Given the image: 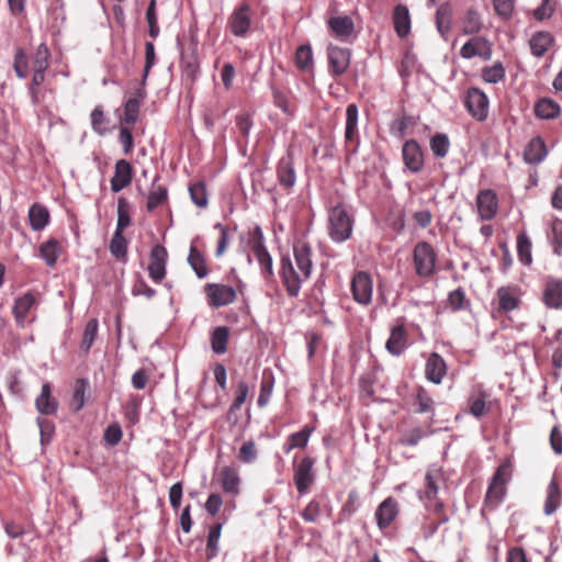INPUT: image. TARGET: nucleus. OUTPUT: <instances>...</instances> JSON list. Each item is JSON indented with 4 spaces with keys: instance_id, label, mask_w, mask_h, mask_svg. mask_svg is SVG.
<instances>
[{
    "instance_id": "10",
    "label": "nucleus",
    "mask_w": 562,
    "mask_h": 562,
    "mask_svg": "<svg viewBox=\"0 0 562 562\" xmlns=\"http://www.w3.org/2000/svg\"><path fill=\"white\" fill-rule=\"evenodd\" d=\"M150 262L148 265L149 278L155 283H160L167 273L166 266L168 261V251L165 246L157 244L150 250Z\"/></svg>"
},
{
    "instance_id": "44",
    "label": "nucleus",
    "mask_w": 562,
    "mask_h": 562,
    "mask_svg": "<svg viewBox=\"0 0 562 562\" xmlns=\"http://www.w3.org/2000/svg\"><path fill=\"white\" fill-rule=\"evenodd\" d=\"M89 386V381L86 378H81L76 381L71 401L75 412H79L83 408L88 400L87 392Z\"/></svg>"
},
{
    "instance_id": "49",
    "label": "nucleus",
    "mask_w": 562,
    "mask_h": 562,
    "mask_svg": "<svg viewBox=\"0 0 562 562\" xmlns=\"http://www.w3.org/2000/svg\"><path fill=\"white\" fill-rule=\"evenodd\" d=\"M414 404L417 405V413H434L435 402L427 392V390L423 386H418L416 389Z\"/></svg>"
},
{
    "instance_id": "30",
    "label": "nucleus",
    "mask_w": 562,
    "mask_h": 562,
    "mask_svg": "<svg viewBox=\"0 0 562 562\" xmlns=\"http://www.w3.org/2000/svg\"><path fill=\"white\" fill-rule=\"evenodd\" d=\"M553 42L554 38L551 33L546 31L536 32L529 40L531 54L537 58H541L548 52Z\"/></svg>"
},
{
    "instance_id": "12",
    "label": "nucleus",
    "mask_w": 562,
    "mask_h": 562,
    "mask_svg": "<svg viewBox=\"0 0 562 562\" xmlns=\"http://www.w3.org/2000/svg\"><path fill=\"white\" fill-rule=\"evenodd\" d=\"M460 56L464 59L480 57L490 60L492 57V44L483 36H474L463 44Z\"/></svg>"
},
{
    "instance_id": "23",
    "label": "nucleus",
    "mask_w": 562,
    "mask_h": 562,
    "mask_svg": "<svg viewBox=\"0 0 562 562\" xmlns=\"http://www.w3.org/2000/svg\"><path fill=\"white\" fill-rule=\"evenodd\" d=\"M562 504V491L555 477H552L546 490V499L543 504V514L553 515Z\"/></svg>"
},
{
    "instance_id": "61",
    "label": "nucleus",
    "mask_w": 562,
    "mask_h": 562,
    "mask_svg": "<svg viewBox=\"0 0 562 562\" xmlns=\"http://www.w3.org/2000/svg\"><path fill=\"white\" fill-rule=\"evenodd\" d=\"M448 303L452 311L464 310L469 305L465 292L462 288L451 291L448 295Z\"/></svg>"
},
{
    "instance_id": "34",
    "label": "nucleus",
    "mask_w": 562,
    "mask_h": 562,
    "mask_svg": "<svg viewBox=\"0 0 562 562\" xmlns=\"http://www.w3.org/2000/svg\"><path fill=\"white\" fill-rule=\"evenodd\" d=\"M314 431L313 427L305 425L300 431L291 434L286 441L284 442L283 450L285 453H289L291 450L295 448H305L308 443L310 437Z\"/></svg>"
},
{
    "instance_id": "51",
    "label": "nucleus",
    "mask_w": 562,
    "mask_h": 562,
    "mask_svg": "<svg viewBox=\"0 0 562 562\" xmlns=\"http://www.w3.org/2000/svg\"><path fill=\"white\" fill-rule=\"evenodd\" d=\"M430 434H431L430 430L417 426V427H414L413 429L408 430L407 432H405L401 437L400 443L403 446L415 447L419 443V441L422 439L429 436Z\"/></svg>"
},
{
    "instance_id": "36",
    "label": "nucleus",
    "mask_w": 562,
    "mask_h": 562,
    "mask_svg": "<svg viewBox=\"0 0 562 562\" xmlns=\"http://www.w3.org/2000/svg\"><path fill=\"white\" fill-rule=\"evenodd\" d=\"M561 106L550 98L540 99L535 105V113L543 120H552L559 116Z\"/></svg>"
},
{
    "instance_id": "39",
    "label": "nucleus",
    "mask_w": 562,
    "mask_h": 562,
    "mask_svg": "<svg viewBox=\"0 0 562 562\" xmlns=\"http://www.w3.org/2000/svg\"><path fill=\"white\" fill-rule=\"evenodd\" d=\"M229 328L227 326L215 327L211 334V347L214 353L223 355L227 351Z\"/></svg>"
},
{
    "instance_id": "58",
    "label": "nucleus",
    "mask_w": 562,
    "mask_h": 562,
    "mask_svg": "<svg viewBox=\"0 0 562 562\" xmlns=\"http://www.w3.org/2000/svg\"><path fill=\"white\" fill-rule=\"evenodd\" d=\"M436 25L442 36H447L451 29V13L446 8H439L436 12Z\"/></svg>"
},
{
    "instance_id": "22",
    "label": "nucleus",
    "mask_w": 562,
    "mask_h": 562,
    "mask_svg": "<svg viewBox=\"0 0 562 562\" xmlns=\"http://www.w3.org/2000/svg\"><path fill=\"white\" fill-rule=\"evenodd\" d=\"M447 373L446 361L438 353H431L426 362L425 374L426 378L435 383H441L443 376Z\"/></svg>"
},
{
    "instance_id": "20",
    "label": "nucleus",
    "mask_w": 562,
    "mask_h": 562,
    "mask_svg": "<svg viewBox=\"0 0 562 562\" xmlns=\"http://www.w3.org/2000/svg\"><path fill=\"white\" fill-rule=\"evenodd\" d=\"M548 155L544 140L540 136L532 137L524 149V160L529 165L541 164Z\"/></svg>"
},
{
    "instance_id": "17",
    "label": "nucleus",
    "mask_w": 562,
    "mask_h": 562,
    "mask_svg": "<svg viewBox=\"0 0 562 562\" xmlns=\"http://www.w3.org/2000/svg\"><path fill=\"white\" fill-rule=\"evenodd\" d=\"M476 205L480 217L484 221H491L497 214V194L491 189L480 191L476 196Z\"/></svg>"
},
{
    "instance_id": "60",
    "label": "nucleus",
    "mask_w": 562,
    "mask_h": 562,
    "mask_svg": "<svg viewBox=\"0 0 562 562\" xmlns=\"http://www.w3.org/2000/svg\"><path fill=\"white\" fill-rule=\"evenodd\" d=\"M140 101L137 98H130L124 104L123 121L127 124H134L138 119Z\"/></svg>"
},
{
    "instance_id": "16",
    "label": "nucleus",
    "mask_w": 562,
    "mask_h": 562,
    "mask_svg": "<svg viewBox=\"0 0 562 562\" xmlns=\"http://www.w3.org/2000/svg\"><path fill=\"white\" fill-rule=\"evenodd\" d=\"M277 178L279 184L285 190H290L295 186L296 172L294 168V159L291 153H286L280 158L277 165Z\"/></svg>"
},
{
    "instance_id": "54",
    "label": "nucleus",
    "mask_w": 562,
    "mask_h": 562,
    "mask_svg": "<svg viewBox=\"0 0 562 562\" xmlns=\"http://www.w3.org/2000/svg\"><path fill=\"white\" fill-rule=\"evenodd\" d=\"M156 2L157 0H150L147 10H146V21L148 24V34L151 38H157L160 33V29L158 25V16L156 11Z\"/></svg>"
},
{
    "instance_id": "6",
    "label": "nucleus",
    "mask_w": 562,
    "mask_h": 562,
    "mask_svg": "<svg viewBox=\"0 0 562 562\" xmlns=\"http://www.w3.org/2000/svg\"><path fill=\"white\" fill-rule=\"evenodd\" d=\"M314 464V458L304 457L294 469L293 481L301 496L307 494L315 483L316 474Z\"/></svg>"
},
{
    "instance_id": "4",
    "label": "nucleus",
    "mask_w": 562,
    "mask_h": 562,
    "mask_svg": "<svg viewBox=\"0 0 562 562\" xmlns=\"http://www.w3.org/2000/svg\"><path fill=\"white\" fill-rule=\"evenodd\" d=\"M415 272L420 278H429L436 271L437 254L427 241H419L413 251Z\"/></svg>"
},
{
    "instance_id": "14",
    "label": "nucleus",
    "mask_w": 562,
    "mask_h": 562,
    "mask_svg": "<svg viewBox=\"0 0 562 562\" xmlns=\"http://www.w3.org/2000/svg\"><path fill=\"white\" fill-rule=\"evenodd\" d=\"M402 157L405 167L413 173H418L424 168V153L415 139H408L402 147Z\"/></svg>"
},
{
    "instance_id": "56",
    "label": "nucleus",
    "mask_w": 562,
    "mask_h": 562,
    "mask_svg": "<svg viewBox=\"0 0 562 562\" xmlns=\"http://www.w3.org/2000/svg\"><path fill=\"white\" fill-rule=\"evenodd\" d=\"M189 192L192 202L198 207H205L207 205V192L204 182H196L189 187Z\"/></svg>"
},
{
    "instance_id": "7",
    "label": "nucleus",
    "mask_w": 562,
    "mask_h": 562,
    "mask_svg": "<svg viewBox=\"0 0 562 562\" xmlns=\"http://www.w3.org/2000/svg\"><path fill=\"white\" fill-rule=\"evenodd\" d=\"M350 290L353 300L363 306H368L372 301L373 279L367 271H358L351 279Z\"/></svg>"
},
{
    "instance_id": "40",
    "label": "nucleus",
    "mask_w": 562,
    "mask_h": 562,
    "mask_svg": "<svg viewBox=\"0 0 562 562\" xmlns=\"http://www.w3.org/2000/svg\"><path fill=\"white\" fill-rule=\"evenodd\" d=\"M248 246L256 259L269 254L265 245L263 232L259 225H256L249 233Z\"/></svg>"
},
{
    "instance_id": "3",
    "label": "nucleus",
    "mask_w": 562,
    "mask_h": 562,
    "mask_svg": "<svg viewBox=\"0 0 562 562\" xmlns=\"http://www.w3.org/2000/svg\"><path fill=\"white\" fill-rule=\"evenodd\" d=\"M512 474L513 470L509 462H503L497 467L485 494V507L493 510L501 505L506 496V485L510 481Z\"/></svg>"
},
{
    "instance_id": "19",
    "label": "nucleus",
    "mask_w": 562,
    "mask_h": 562,
    "mask_svg": "<svg viewBox=\"0 0 562 562\" xmlns=\"http://www.w3.org/2000/svg\"><path fill=\"white\" fill-rule=\"evenodd\" d=\"M345 140L347 144H355L351 149L352 154L357 153L359 139H358V108L355 103H350L346 109V130Z\"/></svg>"
},
{
    "instance_id": "13",
    "label": "nucleus",
    "mask_w": 562,
    "mask_h": 562,
    "mask_svg": "<svg viewBox=\"0 0 562 562\" xmlns=\"http://www.w3.org/2000/svg\"><path fill=\"white\" fill-rule=\"evenodd\" d=\"M205 293L209 300V304L213 307L228 305L236 299V292L234 288L222 283L206 284Z\"/></svg>"
},
{
    "instance_id": "43",
    "label": "nucleus",
    "mask_w": 562,
    "mask_h": 562,
    "mask_svg": "<svg viewBox=\"0 0 562 562\" xmlns=\"http://www.w3.org/2000/svg\"><path fill=\"white\" fill-rule=\"evenodd\" d=\"M35 304V297L32 293H25L23 296L18 297L14 302L13 314L19 324H23L29 311Z\"/></svg>"
},
{
    "instance_id": "35",
    "label": "nucleus",
    "mask_w": 562,
    "mask_h": 562,
    "mask_svg": "<svg viewBox=\"0 0 562 562\" xmlns=\"http://www.w3.org/2000/svg\"><path fill=\"white\" fill-rule=\"evenodd\" d=\"M158 180L159 176H156L153 180L151 190L147 196L146 209L148 212H153L168 199L167 188L160 184H156Z\"/></svg>"
},
{
    "instance_id": "8",
    "label": "nucleus",
    "mask_w": 562,
    "mask_h": 562,
    "mask_svg": "<svg viewBox=\"0 0 562 562\" xmlns=\"http://www.w3.org/2000/svg\"><path fill=\"white\" fill-rule=\"evenodd\" d=\"M328 71L334 78L340 77L346 72L350 65L351 52L348 48H342L336 45H328Z\"/></svg>"
},
{
    "instance_id": "9",
    "label": "nucleus",
    "mask_w": 562,
    "mask_h": 562,
    "mask_svg": "<svg viewBox=\"0 0 562 562\" xmlns=\"http://www.w3.org/2000/svg\"><path fill=\"white\" fill-rule=\"evenodd\" d=\"M180 56L183 76L191 82H194L200 74L198 42L194 37H192V41L187 48H181Z\"/></svg>"
},
{
    "instance_id": "37",
    "label": "nucleus",
    "mask_w": 562,
    "mask_h": 562,
    "mask_svg": "<svg viewBox=\"0 0 562 562\" xmlns=\"http://www.w3.org/2000/svg\"><path fill=\"white\" fill-rule=\"evenodd\" d=\"M187 261L199 279H204L209 274V269L204 256L198 248L191 245Z\"/></svg>"
},
{
    "instance_id": "28",
    "label": "nucleus",
    "mask_w": 562,
    "mask_h": 562,
    "mask_svg": "<svg viewBox=\"0 0 562 562\" xmlns=\"http://www.w3.org/2000/svg\"><path fill=\"white\" fill-rule=\"evenodd\" d=\"M443 481L442 472L439 469H429L425 475V498L427 504L439 501V485Z\"/></svg>"
},
{
    "instance_id": "48",
    "label": "nucleus",
    "mask_w": 562,
    "mask_h": 562,
    "mask_svg": "<svg viewBox=\"0 0 562 562\" xmlns=\"http://www.w3.org/2000/svg\"><path fill=\"white\" fill-rule=\"evenodd\" d=\"M429 146L435 157L445 158L450 149V139L445 133H436L430 138Z\"/></svg>"
},
{
    "instance_id": "52",
    "label": "nucleus",
    "mask_w": 562,
    "mask_h": 562,
    "mask_svg": "<svg viewBox=\"0 0 562 562\" xmlns=\"http://www.w3.org/2000/svg\"><path fill=\"white\" fill-rule=\"evenodd\" d=\"M517 254L522 265L528 266L531 263V240L526 234H520L517 237Z\"/></svg>"
},
{
    "instance_id": "47",
    "label": "nucleus",
    "mask_w": 562,
    "mask_h": 562,
    "mask_svg": "<svg viewBox=\"0 0 562 562\" xmlns=\"http://www.w3.org/2000/svg\"><path fill=\"white\" fill-rule=\"evenodd\" d=\"M222 524L211 526L206 540L205 555L207 560H212L218 553V542L221 538Z\"/></svg>"
},
{
    "instance_id": "18",
    "label": "nucleus",
    "mask_w": 562,
    "mask_h": 562,
    "mask_svg": "<svg viewBox=\"0 0 562 562\" xmlns=\"http://www.w3.org/2000/svg\"><path fill=\"white\" fill-rule=\"evenodd\" d=\"M132 179V165L125 159L117 160L115 164L114 175L110 180L111 190L115 193L122 191L124 188L131 184Z\"/></svg>"
},
{
    "instance_id": "5",
    "label": "nucleus",
    "mask_w": 562,
    "mask_h": 562,
    "mask_svg": "<svg viewBox=\"0 0 562 562\" xmlns=\"http://www.w3.org/2000/svg\"><path fill=\"white\" fill-rule=\"evenodd\" d=\"M252 23V9L246 1L235 8L227 19V27L236 37H245Z\"/></svg>"
},
{
    "instance_id": "26",
    "label": "nucleus",
    "mask_w": 562,
    "mask_h": 562,
    "mask_svg": "<svg viewBox=\"0 0 562 562\" xmlns=\"http://www.w3.org/2000/svg\"><path fill=\"white\" fill-rule=\"evenodd\" d=\"M393 24L398 37L405 38L411 33V16L407 5L400 3L394 8Z\"/></svg>"
},
{
    "instance_id": "63",
    "label": "nucleus",
    "mask_w": 562,
    "mask_h": 562,
    "mask_svg": "<svg viewBox=\"0 0 562 562\" xmlns=\"http://www.w3.org/2000/svg\"><path fill=\"white\" fill-rule=\"evenodd\" d=\"M90 119L92 130L99 135H104L106 133V128L104 127L106 119L100 105L93 109V111L90 114Z\"/></svg>"
},
{
    "instance_id": "55",
    "label": "nucleus",
    "mask_w": 562,
    "mask_h": 562,
    "mask_svg": "<svg viewBox=\"0 0 562 562\" xmlns=\"http://www.w3.org/2000/svg\"><path fill=\"white\" fill-rule=\"evenodd\" d=\"M482 78L487 83H498L505 78V68L502 63L497 61L491 67L482 70Z\"/></svg>"
},
{
    "instance_id": "50",
    "label": "nucleus",
    "mask_w": 562,
    "mask_h": 562,
    "mask_svg": "<svg viewBox=\"0 0 562 562\" xmlns=\"http://www.w3.org/2000/svg\"><path fill=\"white\" fill-rule=\"evenodd\" d=\"M313 52L308 44L300 45L295 52V64L302 71H308L313 67Z\"/></svg>"
},
{
    "instance_id": "2",
    "label": "nucleus",
    "mask_w": 562,
    "mask_h": 562,
    "mask_svg": "<svg viewBox=\"0 0 562 562\" xmlns=\"http://www.w3.org/2000/svg\"><path fill=\"white\" fill-rule=\"evenodd\" d=\"M355 217L349 209L338 203L328 211V236L337 244L350 239L353 231Z\"/></svg>"
},
{
    "instance_id": "33",
    "label": "nucleus",
    "mask_w": 562,
    "mask_h": 562,
    "mask_svg": "<svg viewBox=\"0 0 562 562\" xmlns=\"http://www.w3.org/2000/svg\"><path fill=\"white\" fill-rule=\"evenodd\" d=\"M29 222L33 231H42L49 223V212L42 204L34 203L29 210Z\"/></svg>"
},
{
    "instance_id": "1",
    "label": "nucleus",
    "mask_w": 562,
    "mask_h": 562,
    "mask_svg": "<svg viewBox=\"0 0 562 562\" xmlns=\"http://www.w3.org/2000/svg\"><path fill=\"white\" fill-rule=\"evenodd\" d=\"M312 255L311 245L303 239H297L293 244V256L297 271L294 269L289 255L281 257L279 274L289 296L297 297L302 282L310 279L313 270Z\"/></svg>"
},
{
    "instance_id": "38",
    "label": "nucleus",
    "mask_w": 562,
    "mask_h": 562,
    "mask_svg": "<svg viewBox=\"0 0 562 562\" xmlns=\"http://www.w3.org/2000/svg\"><path fill=\"white\" fill-rule=\"evenodd\" d=\"M483 27L479 11L471 7L467 10L462 19V33L465 35L477 34Z\"/></svg>"
},
{
    "instance_id": "62",
    "label": "nucleus",
    "mask_w": 562,
    "mask_h": 562,
    "mask_svg": "<svg viewBox=\"0 0 562 562\" xmlns=\"http://www.w3.org/2000/svg\"><path fill=\"white\" fill-rule=\"evenodd\" d=\"M413 124V117L411 116H402L400 119L394 120L390 125V133L397 137L404 138L409 125Z\"/></svg>"
},
{
    "instance_id": "27",
    "label": "nucleus",
    "mask_w": 562,
    "mask_h": 562,
    "mask_svg": "<svg viewBox=\"0 0 562 562\" xmlns=\"http://www.w3.org/2000/svg\"><path fill=\"white\" fill-rule=\"evenodd\" d=\"M487 397H490V393L481 386L473 391L468 398L469 412L472 416L481 418L488 412L490 407L486 404Z\"/></svg>"
},
{
    "instance_id": "42",
    "label": "nucleus",
    "mask_w": 562,
    "mask_h": 562,
    "mask_svg": "<svg viewBox=\"0 0 562 562\" xmlns=\"http://www.w3.org/2000/svg\"><path fill=\"white\" fill-rule=\"evenodd\" d=\"M41 257L48 267H54L60 255V245L57 239L50 238L40 246Z\"/></svg>"
},
{
    "instance_id": "24",
    "label": "nucleus",
    "mask_w": 562,
    "mask_h": 562,
    "mask_svg": "<svg viewBox=\"0 0 562 562\" xmlns=\"http://www.w3.org/2000/svg\"><path fill=\"white\" fill-rule=\"evenodd\" d=\"M36 409L43 415H54L58 409V402L52 396V386L48 382L42 385L40 395L35 400Z\"/></svg>"
},
{
    "instance_id": "11",
    "label": "nucleus",
    "mask_w": 562,
    "mask_h": 562,
    "mask_svg": "<svg viewBox=\"0 0 562 562\" xmlns=\"http://www.w3.org/2000/svg\"><path fill=\"white\" fill-rule=\"evenodd\" d=\"M464 105L469 113L479 121H484L488 114L487 95L477 88H470L467 92Z\"/></svg>"
},
{
    "instance_id": "46",
    "label": "nucleus",
    "mask_w": 562,
    "mask_h": 562,
    "mask_svg": "<svg viewBox=\"0 0 562 562\" xmlns=\"http://www.w3.org/2000/svg\"><path fill=\"white\" fill-rule=\"evenodd\" d=\"M99 322L97 318H91L85 326L80 349L85 355H88L98 335Z\"/></svg>"
},
{
    "instance_id": "57",
    "label": "nucleus",
    "mask_w": 562,
    "mask_h": 562,
    "mask_svg": "<svg viewBox=\"0 0 562 562\" xmlns=\"http://www.w3.org/2000/svg\"><path fill=\"white\" fill-rule=\"evenodd\" d=\"M50 53L45 43H41L35 52L33 60V69L47 70L49 66Z\"/></svg>"
},
{
    "instance_id": "25",
    "label": "nucleus",
    "mask_w": 562,
    "mask_h": 562,
    "mask_svg": "<svg viewBox=\"0 0 562 562\" xmlns=\"http://www.w3.org/2000/svg\"><path fill=\"white\" fill-rule=\"evenodd\" d=\"M328 26L336 37L341 41H348L355 32L353 21L348 15L330 18Z\"/></svg>"
},
{
    "instance_id": "15",
    "label": "nucleus",
    "mask_w": 562,
    "mask_h": 562,
    "mask_svg": "<svg viewBox=\"0 0 562 562\" xmlns=\"http://www.w3.org/2000/svg\"><path fill=\"white\" fill-rule=\"evenodd\" d=\"M400 513L398 503L393 497H386L375 509L374 517L380 530L387 529Z\"/></svg>"
},
{
    "instance_id": "59",
    "label": "nucleus",
    "mask_w": 562,
    "mask_h": 562,
    "mask_svg": "<svg viewBox=\"0 0 562 562\" xmlns=\"http://www.w3.org/2000/svg\"><path fill=\"white\" fill-rule=\"evenodd\" d=\"M13 68H14L16 76L20 79L26 78L27 70H29V58H27V55L24 52V49L18 48L15 50Z\"/></svg>"
},
{
    "instance_id": "45",
    "label": "nucleus",
    "mask_w": 562,
    "mask_h": 562,
    "mask_svg": "<svg viewBox=\"0 0 562 562\" xmlns=\"http://www.w3.org/2000/svg\"><path fill=\"white\" fill-rule=\"evenodd\" d=\"M109 249L111 255L117 260L127 261V240L123 234L114 232Z\"/></svg>"
},
{
    "instance_id": "31",
    "label": "nucleus",
    "mask_w": 562,
    "mask_h": 562,
    "mask_svg": "<svg viewBox=\"0 0 562 562\" xmlns=\"http://www.w3.org/2000/svg\"><path fill=\"white\" fill-rule=\"evenodd\" d=\"M496 296L498 300V311L503 313L512 312L519 305L516 289L512 286H501L496 292Z\"/></svg>"
},
{
    "instance_id": "32",
    "label": "nucleus",
    "mask_w": 562,
    "mask_h": 562,
    "mask_svg": "<svg viewBox=\"0 0 562 562\" xmlns=\"http://www.w3.org/2000/svg\"><path fill=\"white\" fill-rule=\"evenodd\" d=\"M543 302L550 308L562 307V281L550 280L546 284Z\"/></svg>"
},
{
    "instance_id": "29",
    "label": "nucleus",
    "mask_w": 562,
    "mask_h": 562,
    "mask_svg": "<svg viewBox=\"0 0 562 562\" xmlns=\"http://www.w3.org/2000/svg\"><path fill=\"white\" fill-rule=\"evenodd\" d=\"M218 479L223 491L227 494H239L240 477L235 468L224 467L220 473Z\"/></svg>"
},
{
    "instance_id": "41",
    "label": "nucleus",
    "mask_w": 562,
    "mask_h": 562,
    "mask_svg": "<svg viewBox=\"0 0 562 562\" xmlns=\"http://www.w3.org/2000/svg\"><path fill=\"white\" fill-rule=\"evenodd\" d=\"M360 508V497L356 490L348 493L347 499L338 514L339 521H348Z\"/></svg>"
},
{
    "instance_id": "53",
    "label": "nucleus",
    "mask_w": 562,
    "mask_h": 562,
    "mask_svg": "<svg viewBox=\"0 0 562 562\" xmlns=\"http://www.w3.org/2000/svg\"><path fill=\"white\" fill-rule=\"evenodd\" d=\"M130 205L124 198H120L117 201V222L115 232L123 234L124 229L130 226Z\"/></svg>"
},
{
    "instance_id": "64",
    "label": "nucleus",
    "mask_w": 562,
    "mask_h": 562,
    "mask_svg": "<svg viewBox=\"0 0 562 562\" xmlns=\"http://www.w3.org/2000/svg\"><path fill=\"white\" fill-rule=\"evenodd\" d=\"M249 393V386L246 381H239L237 383V391L234 402L229 407V413H234L240 409Z\"/></svg>"
},
{
    "instance_id": "21",
    "label": "nucleus",
    "mask_w": 562,
    "mask_h": 562,
    "mask_svg": "<svg viewBox=\"0 0 562 562\" xmlns=\"http://www.w3.org/2000/svg\"><path fill=\"white\" fill-rule=\"evenodd\" d=\"M407 331L403 323L392 327L385 348L392 356H401L407 347Z\"/></svg>"
}]
</instances>
